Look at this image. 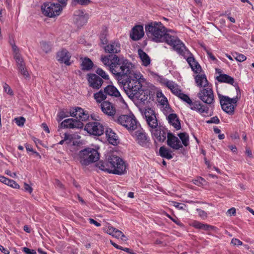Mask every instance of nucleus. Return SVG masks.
I'll list each match as a JSON object with an SVG mask.
<instances>
[{
	"label": "nucleus",
	"mask_w": 254,
	"mask_h": 254,
	"mask_svg": "<svg viewBox=\"0 0 254 254\" xmlns=\"http://www.w3.org/2000/svg\"><path fill=\"white\" fill-rule=\"evenodd\" d=\"M192 226L197 229H202L204 230H208L209 229H214L215 227L214 226L209 225L207 224H202L198 221H194L192 223Z\"/></svg>",
	"instance_id": "obj_31"
},
{
	"label": "nucleus",
	"mask_w": 254,
	"mask_h": 254,
	"mask_svg": "<svg viewBox=\"0 0 254 254\" xmlns=\"http://www.w3.org/2000/svg\"><path fill=\"white\" fill-rule=\"evenodd\" d=\"M146 121L150 128L155 129L158 127V122L155 115L151 117L150 118L148 117V119Z\"/></svg>",
	"instance_id": "obj_34"
},
{
	"label": "nucleus",
	"mask_w": 254,
	"mask_h": 254,
	"mask_svg": "<svg viewBox=\"0 0 254 254\" xmlns=\"http://www.w3.org/2000/svg\"><path fill=\"white\" fill-rule=\"evenodd\" d=\"M59 118L60 120H62L64 118L68 117V115L67 114H66L64 112V111H61L59 113L58 115Z\"/></svg>",
	"instance_id": "obj_58"
},
{
	"label": "nucleus",
	"mask_w": 254,
	"mask_h": 254,
	"mask_svg": "<svg viewBox=\"0 0 254 254\" xmlns=\"http://www.w3.org/2000/svg\"><path fill=\"white\" fill-rule=\"evenodd\" d=\"M197 96L202 101L209 105L212 104L214 101L213 91L211 86L202 89Z\"/></svg>",
	"instance_id": "obj_11"
},
{
	"label": "nucleus",
	"mask_w": 254,
	"mask_h": 254,
	"mask_svg": "<svg viewBox=\"0 0 254 254\" xmlns=\"http://www.w3.org/2000/svg\"><path fill=\"white\" fill-rule=\"evenodd\" d=\"M233 56L237 61L240 62L245 61L247 59V58L245 55L238 53H235Z\"/></svg>",
	"instance_id": "obj_43"
},
{
	"label": "nucleus",
	"mask_w": 254,
	"mask_h": 254,
	"mask_svg": "<svg viewBox=\"0 0 254 254\" xmlns=\"http://www.w3.org/2000/svg\"><path fill=\"white\" fill-rule=\"evenodd\" d=\"M9 180V179L6 178L4 176H0V182L5 185H7V183H8Z\"/></svg>",
	"instance_id": "obj_61"
},
{
	"label": "nucleus",
	"mask_w": 254,
	"mask_h": 254,
	"mask_svg": "<svg viewBox=\"0 0 254 254\" xmlns=\"http://www.w3.org/2000/svg\"><path fill=\"white\" fill-rule=\"evenodd\" d=\"M115 229H116L115 228H114L112 226H109L107 228L106 232L108 234L112 235L113 236V235L114 234Z\"/></svg>",
	"instance_id": "obj_57"
},
{
	"label": "nucleus",
	"mask_w": 254,
	"mask_h": 254,
	"mask_svg": "<svg viewBox=\"0 0 254 254\" xmlns=\"http://www.w3.org/2000/svg\"><path fill=\"white\" fill-rule=\"evenodd\" d=\"M89 221L90 223L94 224L95 226H96L97 227H99L101 226L100 223H99V222H98L97 221H96V220H95L94 219H93L92 218H89Z\"/></svg>",
	"instance_id": "obj_64"
},
{
	"label": "nucleus",
	"mask_w": 254,
	"mask_h": 254,
	"mask_svg": "<svg viewBox=\"0 0 254 254\" xmlns=\"http://www.w3.org/2000/svg\"><path fill=\"white\" fill-rule=\"evenodd\" d=\"M3 87L4 92H6L7 94H9L11 96L13 95V93L12 89L7 84L4 83Z\"/></svg>",
	"instance_id": "obj_46"
},
{
	"label": "nucleus",
	"mask_w": 254,
	"mask_h": 254,
	"mask_svg": "<svg viewBox=\"0 0 254 254\" xmlns=\"http://www.w3.org/2000/svg\"><path fill=\"white\" fill-rule=\"evenodd\" d=\"M104 93L107 95L115 97H118L121 94L118 90L113 85H108L104 88Z\"/></svg>",
	"instance_id": "obj_26"
},
{
	"label": "nucleus",
	"mask_w": 254,
	"mask_h": 254,
	"mask_svg": "<svg viewBox=\"0 0 254 254\" xmlns=\"http://www.w3.org/2000/svg\"><path fill=\"white\" fill-rule=\"evenodd\" d=\"M179 97L189 104L191 110H196L204 116H208L209 107L207 105L202 104L199 101L192 102L188 95L183 93Z\"/></svg>",
	"instance_id": "obj_8"
},
{
	"label": "nucleus",
	"mask_w": 254,
	"mask_h": 254,
	"mask_svg": "<svg viewBox=\"0 0 254 254\" xmlns=\"http://www.w3.org/2000/svg\"><path fill=\"white\" fill-rule=\"evenodd\" d=\"M107 34L106 32H105L101 34L100 35V40L102 44L103 45H107L108 43V40L106 37Z\"/></svg>",
	"instance_id": "obj_48"
},
{
	"label": "nucleus",
	"mask_w": 254,
	"mask_h": 254,
	"mask_svg": "<svg viewBox=\"0 0 254 254\" xmlns=\"http://www.w3.org/2000/svg\"><path fill=\"white\" fill-rule=\"evenodd\" d=\"M89 118V115L88 114H86L84 111L83 114L80 117L79 120L82 121H86Z\"/></svg>",
	"instance_id": "obj_63"
},
{
	"label": "nucleus",
	"mask_w": 254,
	"mask_h": 254,
	"mask_svg": "<svg viewBox=\"0 0 254 254\" xmlns=\"http://www.w3.org/2000/svg\"><path fill=\"white\" fill-rule=\"evenodd\" d=\"M87 76V81L90 87L96 90L101 88L103 83V80L100 76L94 73H88Z\"/></svg>",
	"instance_id": "obj_13"
},
{
	"label": "nucleus",
	"mask_w": 254,
	"mask_h": 254,
	"mask_svg": "<svg viewBox=\"0 0 254 254\" xmlns=\"http://www.w3.org/2000/svg\"><path fill=\"white\" fill-rule=\"evenodd\" d=\"M71 56L70 53L66 49H62L57 53V60L60 63H64L66 65H69L71 63L69 62Z\"/></svg>",
	"instance_id": "obj_18"
},
{
	"label": "nucleus",
	"mask_w": 254,
	"mask_h": 254,
	"mask_svg": "<svg viewBox=\"0 0 254 254\" xmlns=\"http://www.w3.org/2000/svg\"><path fill=\"white\" fill-rule=\"evenodd\" d=\"M96 73L100 76L102 78L108 80L109 79V75L102 69L98 68L96 71Z\"/></svg>",
	"instance_id": "obj_42"
},
{
	"label": "nucleus",
	"mask_w": 254,
	"mask_h": 254,
	"mask_svg": "<svg viewBox=\"0 0 254 254\" xmlns=\"http://www.w3.org/2000/svg\"><path fill=\"white\" fill-rule=\"evenodd\" d=\"M81 66L82 70H89L92 68L93 63L90 59L85 58L82 61Z\"/></svg>",
	"instance_id": "obj_29"
},
{
	"label": "nucleus",
	"mask_w": 254,
	"mask_h": 254,
	"mask_svg": "<svg viewBox=\"0 0 254 254\" xmlns=\"http://www.w3.org/2000/svg\"><path fill=\"white\" fill-rule=\"evenodd\" d=\"M138 54L142 62V65L145 66H148L150 64V59L149 57L146 53L140 49L138 50Z\"/></svg>",
	"instance_id": "obj_28"
},
{
	"label": "nucleus",
	"mask_w": 254,
	"mask_h": 254,
	"mask_svg": "<svg viewBox=\"0 0 254 254\" xmlns=\"http://www.w3.org/2000/svg\"><path fill=\"white\" fill-rule=\"evenodd\" d=\"M112 57L110 71L115 75L119 83L122 84L124 89L129 81L136 79V77L141 75L133 71L134 66L128 60L120 59L116 55Z\"/></svg>",
	"instance_id": "obj_2"
},
{
	"label": "nucleus",
	"mask_w": 254,
	"mask_h": 254,
	"mask_svg": "<svg viewBox=\"0 0 254 254\" xmlns=\"http://www.w3.org/2000/svg\"><path fill=\"white\" fill-rule=\"evenodd\" d=\"M41 48L42 49L43 51L45 52L46 53H48V52L51 51V50L50 45L45 42H43L41 43Z\"/></svg>",
	"instance_id": "obj_44"
},
{
	"label": "nucleus",
	"mask_w": 254,
	"mask_h": 254,
	"mask_svg": "<svg viewBox=\"0 0 254 254\" xmlns=\"http://www.w3.org/2000/svg\"><path fill=\"white\" fill-rule=\"evenodd\" d=\"M136 131L132 132V135L134 137L137 143L142 146H145L149 142V139L145 132L142 128H138Z\"/></svg>",
	"instance_id": "obj_12"
},
{
	"label": "nucleus",
	"mask_w": 254,
	"mask_h": 254,
	"mask_svg": "<svg viewBox=\"0 0 254 254\" xmlns=\"http://www.w3.org/2000/svg\"><path fill=\"white\" fill-rule=\"evenodd\" d=\"M137 76L136 79L132 81H129L125 87L124 90L130 98H135L141 103H144L150 95L149 91L147 89L144 90L142 88V82L144 79Z\"/></svg>",
	"instance_id": "obj_3"
},
{
	"label": "nucleus",
	"mask_w": 254,
	"mask_h": 254,
	"mask_svg": "<svg viewBox=\"0 0 254 254\" xmlns=\"http://www.w3.org/2000/svg\"><path fill=\"white\" fill-rule=\"evenodd\" d=\"M7 185L14 189H19L20 187L19 185L14 181L10 179L8 181V183H7Z\"/></svg>",
	"instance_id": "obj_49"
},
{
	"label": "nucleus",
	"mask_w": 254,
	"mask_h": 254,
	"mask_svg": "<svg viewBox=\"0 0 254 254\" xmlns=\"http://www.w3.org/2000/svg\"><path fill=\"white\" fill-rule=\"evenodd\" d=\"M142 112L144 114L146 120L148 119V117L150 118L151 117H153V116L155 115L154 111L149 108H145Z\"/></svg>",
	"instance_id": "obj_39"
},
{
	"label": "nucleus",
	"mask_w": 254,
	"mask_h": 254,
	"mask_svg": "<svg viewBox=\"0 0 254 254\" xmlns=\"http://www.w3.org/2000/svg\"><path fill=\"white\" fill-rule=\"evenodd\" d=\"M216 79L220 82H225L231 85H233L234 83V78L226 74H220L216 77Z\"/></svg>",
	"instance_id": "obj_27"
},
{
	"label": "nucleus",
	"mask_w": 254,
	"mask_h": 254,
	"mask_svg": "<svg viewBox=\"0 0 254 254\" xmlns=\"http://www.w3.org/2000/svg\"><path fill=\"white\" fill-rule=\"evenodd\" d=\"M62 10V6L58 3H45L41 6L42 13L50 17L60 15Z\"/></svg>",
	"instance_id": "obj_10"
},
{
	"label": "nucleus",
	"mask_w": 254,
	"mask_h": 254,
	"mask_svg": "<svg viewBox=\"0 0 254 254\" xmlns=\"http://www.w3.org/2000/svg\"><path fill=\"white\" fill-rule=\"evenodd\" d=\"M76 112H77V119H79L80 117L83 114L84 111L81 108L76 107Z\"/></svg>",
	"instance_id": "obj_59"
},
{
	"label": "nucleus",
	"mask_w": 254,
	"mask_h": 254,
	"mask_svg": "<svg viewBox=\"0 0 254 254\" xmlns=\"http://www.w3.org/2000/svg\"><path fill=\"white\" fill-rule=\"evenodd\" d=\"M167 143L168 146L174 150H179L183 147L179 138L171 132L167 133Z\"/></svg>",
	"instance_id": "obj_15"
},
{
	"label": "nucleus",
	"mask_w": 254,
	"mask_h": 254,
	"mask_svg": "<svg viewBox=\"0 0 254 254\" xmlns=\"http://www.w3.org/2000/svg\"><path fill=\"white\" fill-rule=\"evenodd\" d=\"M145 29L149 38L155 42H162L172 46L178 54L185 56L186 48L184 44L176 37L166 33V29L160 22H153L145 25Z\"/></svg>",
	"instance_id": "obj_1"
},
{
	"label": "nucleus",
	"mask_w": 254,
	"mask_h": 254,
	"mask_svg": "<svg viewBox=\"0 0 254 254\" xmlns=\"http://www.w3.org/2000/svg\"><path fill=\"white\" fill-rule=\"evenodd\" d=\"M178 136L182 140L183 144L185 146H187L189 143V137L186 132H182L178 134Z\"/></svg>",
	"instance_id": "obj_35"
},
{
	"label": "nucleus",
	"mask_w": 254,
	"mask_h": 254,
	"mask_svg": "<svg viewBox=\"0 0 254 254\" xmlns=\"http://www.w3.org/2000/svg\"><path fill=\"white\" fill-rule=\"evenodd\" d=\"M196 211L199 216L203 218H205L207 217V213L204 210L201 209H197Z\"/></svg>",
	"instance_id": "obj_52"
},
{
	"label": "nucleus",
	"mask_w": 254,
	"mask_h": 254,
	"mask_svg": "<svg viewBox=\"0 0 254 254\" xmlns=\"http://www.w3.org/2000/svg\"><path fill=\"white\" fill-rule=\"evenodd\" d=\"M88 19V16L86 14L84 13L82 10H78L75 12L73 15V22L78 27H82L85 25Z\"/></svg>",
	"instance_id": "obj_14"
},
{
	"label": "nucleus",
	"mask_w": 254,
	"mask_h": 254,
	"mask_svg": "<svg viewBox=\"0 0 254 254\" xmlns=\"http://www.w3.org/2000/svg\"><path fill=\"white\" fill-rule=\"evenodd\" d=\"M171 90L172 93L178 97L182 93H181V90L178 88V86L176 85L174 86V88H172Z\"/></svg>",
	"instance_id": "obj_51"
},
{
	"label": "nucleus",
	"mask_w": 254,
	"mask_h": 254,
	"mask_svg": "<svg viewBox=\"0 0 254 254\" xmlns=\"http://www.w3.org/2000/svg\"><path fill=\"white\" fill-rule=\"evenodd\" d=\"M80 162L83 165L87 166L95 162L99 159V154L94 149L86 148L79 153Z\"/></svg>",
	"instance_id": "obj_7"
},
{
	"label": "nucleus",
	"mask_w": 254,
	"mask_h": 254,
	"mask_svg": "<svg viewBox=\"0 0 254 254\" xmlns=\"http://www.w3.org/2000/svg\"><path fill=\"white\" fill-rule=\"evenodd\" d=\"M70 115L73 117H76L77 119V112H76V107L72 110L70 111Z\"/></svg>",
	"instance_id": "obj_62"
},
{
	"label": "nucleus",
	"mask_w": 254,
	"mask_h": 254,
	"mask_svg": "<svg viewBox=\"0 0 254 254\" xmlns=\"http://www.w3.org/2000/svg\"><path fill=\"white\" fill-rule=\"evenodd\" d=\"M172 151L164 146H161L159 148V154L163 158L171 159L173 158L171 155Z\"/></svg>",
	"instance_id": "obj_30"
},
{
	"label": "nucleus",
	"mask_w": 254,
	"mask_h": 254,
	"mask_svg": "<svg viewBox=\"0 0 254 254\" xmlns=\"http://www.w3.org/2000/svg\"><path fill=\"white\" fill-rule=\"evenodd\" d=\"M195 82L199 87H203V88L210 86L205 74H198L195 77Z\"/></svg>",
	"instance_id": "obj_23"
},
{
	"label": "nucleus",
	"mask_w": 254,
	"mask_h": 254,
	"mask_svg": "<svg viewBox=\"0 0 254 254\" xmlns=\"http://www.w3.org/2000/svg\"><path fill=\"white\" fill-rule=\"evenodd\" d=\"M102 111L109 116H113L115 115L116 110L112 103L109 101H103L100 104Z\"/></svg>",
	"instance_id": "obj_19"
},
{
	"label": "nucleus",
	"mask_w": 254,
	"mask_h": 254,
	"mask_svg": "<svg viewBox=\"0 0 254 254\" xmlns=\"http://www.w3.org/2000/svg\"><path fill=\"white\" fill-rule=\"evenodd\" d=\"M16 124L20 127H22L24 125L25 119L23 117H20L14 119Z\"/></svg>",
	"instance_id": "obj_45"
},
{
	"label": "nucleus",
	"mask_w": 254,
	"mask_h": 254,
	"mask_svg": "<svg viewBox=\"0 0 254 254\" xmlns=\"http://www.w3.org/2000/svg\"><path fill=\"white\" fill-rule=\"evenodd\" d=\"M114 55H109V56H104L101 57V61L104 64V65L109 66V69H110L111 64V59L112 57H110V56H113Z\"/></svg>",
	"instance_id": "obj_38"
},
{
	"label": "nucleus",
	"mask_w": 254,
	"mask_h": 254,
	"mask_svg": "<svg viewBox=\"0 0 254 254\" xmlns=\"http://www.w3.org/2000/svg\"><path fill=\"white\" fill-rule=\"evenodd\" d=\"M206 122L209 124L212 123L218 124L220 123V120L217 116H215L211 118L210 120L206 121Z\"/></svg>",
	"instance_id": "obj_50"
},
{
	"label": "nucleus",
	"mask_w": 254,
	"mask_h": 254,
	"mask_svg": "<svg viewBox=\"0 0 254 254\" xmlns=\"http://www.w3.org/2000/svg\"><path fill=\"white\" fill-rule=\"evenodd\" d=\"M96 166L101 170L111 173V170L110 165L109 164V161L107 163L100 161L96 164Z\"/></svg>",
	"instance_id": "obj_32"
},
{
	"label": "nucleus",
	"mask_w": 254,
	"mask_h": 254,
	"mask_svg": "<svg viewBox=\"0 0 254 254\" xmlns=\"http://www.w3.org/2000/svg\"><path fill=\"white\" fill-rule=\"evenodd\" d=\"M19 72L25 78H28L29 77L30 75L26 67V65L17 68Z\"/></svg>",
	"instance_id": "obj_40"
},
{
	"label": "nucleus",
	"mask_w": 254,
	"mask_h": 254,
	"mask_svg": "<svg viewBox=\"0 0 254 254\" xmlns=\"http://www.w3.org/2000/svg\"><path fill=\"white\" fill-rule=\"evenodd\" d=\"M167 120L169 123L173 126L176 129L179 130L181 128V123L178 117L176 114H170L167 117Z\"/></svg>",
	"instance_id": "obj_22"
},
{
	"label": "nucleus",
	"mask_w": 254,
	"mask_h": 254,
	"mask_svg": "<svg viewBox=\"0 0 254 254\" xmlns=\"http://www.w3.org/2000/svg\"><path fill=\"white\" fill-rule=\"evenodd\" d=\"M106 53L114 54H118L121 52V44L118 41H111L104 47Z\"/></svg>",
	"instance_id": "obj_16"
},
{
	"label": "nucleus",
	"mask_w": 254,
	"mask_h": 254,
	"mask_svg": "<svg viewBox=\"0 0 254 254\" xmlns=\"http://www.w3.org/2000/svg\"><path fill=\"white\" fill-rule=\"evenodd\" d=\"M231 243L234 246H241L243 245V242L236 238L232 239L231 240Z\"/></svg>",
	"instance_id": "obj_53"
},
{
	"label": "nucleus",
	"mask_w": 254,
	"mask_h": 254,
	"mask_svg": "<svg viewBox=\"0 0 254 254\" xmlns=\"http://www.w3.org/2000/svg\"><path fill=\"white\" fill-rule=\"evenodd\" d=\"M228 214H229L230 216L232 215H236V209L234 207H232L230 209H229L227 212Z\"/></svg>",
	"instance_id": "obj_60"
},
{
	"label": "nucleus",
	"mask_w": 254,
	"mask_h": 254,
	"mask_svg": "<svg viewBox=\"0 0 254 254\" xmlns=\"http://www.w3.org/2000/svg\"><path fill=\"white\" fill-rule=\"evenodd\" d=\"M91 118L95 121L86 124L84 129L89 134L93 135L100 136L102 135L105 131L104 127L101 123L96 121H98L99 117H97L96 118L95 115H91Z\"/></svg>",
	"instance_id": "obj_9"
},
{
	"label": "nucleus",
	"mask_w": 254,
	"mask_h": 254,
	"mask_svg": "<svg viewBox=\"0 0 254 254\" xmlns=\"http://www.w3.org/2000/svg\"><path fill=\"white\" fill-rule=\"evenodd\" d=\"M113 236L118 239L120 238L123 241H127V239L121 231L116 228L115 230Z\"/></svg>",
	"instance_id": "obj_37"
},
{
	"label": "nucleus",
	"mask_w": 254,
	"mask_h": 254,
	"mask_svg": "<svg viewBox=\"0 0 254 254\" xmlns=\"http://www.w3.org/2000/svg\"><path fill=\"white\" fill-rule=\"evenodd\" d=\"M109 164L110 165L111 173L121 175L127 172V164L120 157L112 155L109 158Z\"/></svg>",
	"instance_id": "obj_6"
},
{
	"label": "nucleus",
	"mask_w": 254,
	"mask_h": 254,
	"mask_svg": "<svg viewBox=\"0 0 254 254\" xmlns=\"http://www.w3.org/2000/svg\"><path fill=\"white\" fill-rule=\"evenodd\" d=\"M104 132H105L106 137L110 144L114 145L117 144V136L111 128H107Z\"/></svg>",
	"instance_id": "obj_24"
},
{
	"label": "nucleus",
	"mask_w": 254,
	"mask_h": 254,
	"mask_svg": "<svg viewBox=\"0 0 254 254\" xmlns=\"http://www.w3.org/2000/svg\"><path fill=\"white\" fill-rule=\"evenodd\" d=\"M144 35L143 26L136 25L133 27L130 34V37L134 41L140 39Z\"/></svg>",
	"instance_id": "obj_20"
},
{
	"label": "nucleus",
	"mask_w": 254,
	"mask_h": 254,
	"mask_svg": "<svg viewBox=\"0 0 254 254\" xmlns=\"http://www.w3.org/2000/svg\"><path fill=\"white\" fill-rule=\"evenodd\" d=\"M94 97L98 103H101L103 102L102 101H105L104 100L107 98V96L106 93H104V91H103L102 90H101L94 94Z\"/></svg>",
	"instance_id": "obj_33"
},
{
	"label": "nucleus",
	"mask_w": 254,
	"mask_h": 254,
	"mask_svg": "<svg viewBox=\"0 0 254 254\" xmlns=\"http://www.w3.org/2000/svg\"><path fill=\"white\" fill-rule=\"evenodd\" d=\"M62 127L69 128H82L83 126V123L79 120L73 119L64 120L61 124Z\"/></svg>",
	"instance_id": "obj_17"
},
{
	"label": "nucleus",
	"mask_w": 254,
	"mask_h": 254,
	"mask_svg": "<svg viewBox=\"0 0 254 254\" xmlns=\"http://www.w3.org/2000/svg\"><path fill=\"white\" fill-rule=\"evenodd\" d=\"M115 121L126 127L130 133L140 128V124L133 114L121 115L115 119Z\"/></svg>",
	"instance_id": "obj_5"
},
{
	"label": "nucleus",
	"mask_w": 254,
	"mask_h": 254,
	"mask_svg": "<svg viewBox=\"0 0 254 254\" xmlns=\"http://www.w3.org/2000/svg\"><path fill=\"white\" fill-rule=\"evenodd\" d=\"M237 95L234 98H229L228 96L218 95L220 103L223 110L229 115H233L235 113V109L237 106V102L240 96L238 97V92H240V89L238 86L236 88Z\"/></svg>",
	"instance_id": "obj_4"
},
{
	"label": "nucleus",
	"mask_w": 254,
	"mask_h": 254,
	"mask_svg": "<svg viewBox=\"0 0 254 254\" xmlns=\"http://www.w3.org/2000/svg\"><path fill=\"white\" fill-rule=\"evenodd\" d=\"M23 251L26 254H36L35 250H30L26 247L23 248Z\"/></svg>",
	"instance_id": "obj_55"
},
{
	"label": "nucleus",
	"mask_w": 254,
	"mask_h": 254,
	"mask_svg": "<svg viewBox=\"0 0 254 254\" xmlns=\"http://www.w3.org/2000/svg\"><path fill=\"white\" fill-rule=\"evenodd\" d=\"M13 58L15 61L17 68H19L20 67L26 65L24 60L23 59L21 55H16V57H14Z\"/></svg>",
	"instance_id": "obj_36"
},
{
	"label": "nucleus",
	"mask_w": 254,
	"mask_h": 254,
	"mask_svg": "<svg viewBox=\"0 0 254 254\" xmlns=\"http://www.w3.org/2000/svg\"><path fill=\"white\" fill-rule=\"evenodd\" d=\"M13 44H12L11 47L12 51L14 53V56L13 57H16V55H20V54L19 53V51L17 47L16 46L15 44L14 40H13Z\"/></svg>",
	"instance_id": "obj_47"
},
{
	"label": "nucleus",
	"mask_w": 254,
	"mask_h": 254,
	"mask_svg": "<svg viewBox=\"0 0 254 254\" xmlns=\"http://www.w3.org/2000/svg\"><path fill=\"white\" fill-rule=\"evenodd\" d=\"M187 61L192 70L195 73H198L200 71L201 69V66L193 57H188L187 59Z\"/></svg>",
	"instance_id": "obj_25"
},
{
	"label": "nucleus",
	"mask_w": 254,
	"mask_h": 254,
	"mask_svg": "<svg viewBox=\"0 0 254 254\" xmlns=\"http://www.w3.org/2000/svg\"><path fill=\"white\" fill-rule=\"evenodd\" d=\"M172 203L174 206L179 208V209H184V207L185 206V205L184 204L177 202L176 201H173Z\"/></svg>",
	"instance_id": "obj_54"
},
{
	"label": "nucleus",
	"mask_w": 254,
	"mask_h": 254,
	"mask_svg": "<svg viewBox=\"0 0 254 254\" xmlns=\"http://www.w3.org/2000/svg\"><path fill=\"white\" fill-rule=\"evenodd\" d=\"M152 134L160 142H163L166 138V129L161 126L155 128Z\"/></svg>",
	"instance_id": "obj_21"
},
{
	"label": "nucleus",
	"mask_w": 254,
	"mask_h": 254,
	"mask_svg": "<svg viewBox=\"0 0 254 254\" xmlns=\"http://www.w3.org/2000/svg\"><path fill=\"white\" fill-rule=\"evenodd\" d=\"M91 2L90 0H72V4L75 5L80 4L81 5H87Z\"/></svg>",
	"instance_id": "obj_41"
},
{
	"label": "nucleus",
	"mask_w": 254,
	"mask_h": 254,
	"mask_svg": "<svg viewBox=\"0 0 254 254\" xmlns=\"http://www.w3.org/2000/svg\"><path fill=\"white\" fill-rule=\"evenodd\" d=\"M24 189L25 191H28L30 193H31L33 191V189L26 183H24Z\"/></svg>",
	"instance_id": "obj_56"
}]
</instances>
